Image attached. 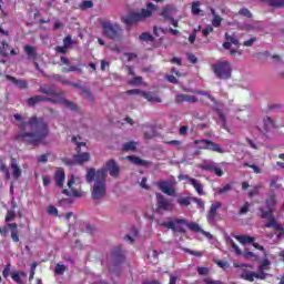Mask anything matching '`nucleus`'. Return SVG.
Here are the masks:
<instances>
[{
    "label": "nucleus",
    "mask_w": 284,
    "mask_h": 284,
    "mask_svg": "<svg viewBox=\"0 0 284 284\" xmlns=\"http://www.w3.org/2000/svg\"><path fill=\"white\" fill-rule=\"evenodd\" d=\"M19 129L21 132L18 133L17 139L24 145L37 148L50 136V124L43 116L32 115L27 122H20Z\"/></svg>",
    "instance_id": "f257e3e1"
},
{
    "label": "nucleus",
    "mask_w": 284,
    "mask_h": 284,
    "mask_svg": "<svg viewBox=\"0 0 284 284\" xmlns=\"http://www.w3.org/2000/svg\"><path fill=\"white\" fill-rule=\"evenodd\" d=\"M85 181L87 183H92V181H94L91 192V199H93V201H101V199H105V194H108L105 172L90 168L87 170Z\"/></svg>",
    "instance_id": "f03ea898"
},
{
    "label": "nucleus",
    "mask_w": 284,
    "mask_h": 284,
    "mask_svg": "<svg viewBox=\"0 0 284 284\" xmlns=\"http://www.w3.org/2000/svg\"><path fill=\"white\" fill-rule=\"evenodd\" d=\"M265 206H260V219H266L267 222L264 224V227H273V230H281V226L278 225V221L274 216V212H276V203H278V199L276 197V194L271 193L266 196Z\"/></svg>",
    "instance_id": "7ed1b4c3"
},
{
    "label": "nucleus",
    "mask_w": 284,
    "mask_h": 284,
    "mask_svg": "<svg viewBox=\"0 0 284 284\" xmlns=\"http://www.w3.org/2000/svg\"><path fill=\"white\" fill-rule=\"evenodd\" d=\"M156 10V6L152 2L146 3V9H141V12H131L130 14L122 18L123 23L129 28H132L135 23H140V21H145V19H150L152 13Z\"/></svg>",
    "instance_id": "20e7f679"
},
{
    "label": "nucleus",
    "mask_w": 284,
    "mask_h": 284,
    "mask_svg": "<svg viewBox=\"0 0 284 284\" xmlns=\"http://www.w3.org/2000/svg\"><path fill=\"white\" fill-rule=\"evenodd\" d=\"M102 34L111 41H119L123 37V28L119 23H112L110 20H102L101 22Z\"/></svg>",
    "instance_id": "39448f33"
},
{
    "label": "nucleus",
    "mask_w": 284,
    "mask_h": 284,
    "mask_svg": "<svg viewBox=\"0 0 284 284\" xmlns=\"http://www.w3.org/2000/svg\"><path fill=\"white\" fill-rule=\"evenodd\" d=\"M212 71L217 79H221L223 81L232 79V64L227 60L220 61L216 64H213Z\"/></svg>",
    "instance_id": "423d86ee"
},
{
    "label": "nucleus",
    "mask_w": 284,
    "mask_h": 284,
    "mask_svg": "<svg viewBox=\"0 0 284 284\" xmlns=\"http://www.w3.org/2000/svg\"><path fill=\"white\" fill-rule=\"evenodd\" d=\"M112 264L109 265L110 272H114V268L121 267L125 263V252L121 245L114 246L110 253Z\"/></svg>",
    "instance_id": "0eeeda50"
},
{
    "label": "nucleus",
    "mask_w": 284,
    "mask_h": 284,
    "mask_svg": "<svg viewBox=\"0 0 284 284\" xmlns=\"http://www.w3.org/2000/svg\"><path fill=\"white\" fill-rule=\"evenodd\" d=\"M155 223L160 227H165L166 230H172V232H174V233L185 234V227H183V225H181V223L186 224L187 221L185 219H174L173 221H170V222H163L161 220H155Z\"/></svg>",
    "instance_id": "6e6552de"
},
{
    "label": "nucleus",
    "mask_w": 284,
    "mask_h": 284,
    "mask_svg": "<svg viewBox=\"0 0 284 284\" xmlns=\"http://www.w3.org/2000/svg\"><path fill=\"white\" fill-rule=\"evenodd\" d=\"M156 212L163 214V212H172L174 210V203L172 200L166 199L164 194L156 193Z\"/></svg>",
    "instance_id": "1a4fd4ad"
},
{
    "label": "nucleus",
    "mask_w": 284,
    "mask_h": 284,
    "mask_svg": "<svg viewBox=\"0 0 284 284\" xmlns=\"http://www.w3.org/2000/svg\"><path fill=\"white\" fill-rule=\"evenodd\" d=\"M98 172H104V180L108 179V172L112 179H116L119 174H121V168L116 163L115 159H110L105 162L104 166L102 169H99Z\"/></svg>",
    "instance_id": "9d476101"
},
{
    "label": "nucleus",
    "mask_w": 284,
    "mask_h": 284,
    "mask_svg": "<svg viewBox=\"0 0 284 284\" xmlns=\"http://www.w3.org/2000/svg\"><path fill=\"white\" fill-rule=\"evenodd\" d=\"M77 139H81V136H72L71 141L73 143H75L77 148V152L78 154L73 155L74 156V161L79 164V165H83V163H88V161H90V153L88 152H83L81 153V148H85V142H79L77 141Z\"/></svg>",
    "instance_id": "9b49d317"
},
{
    "label": "nucleus",
    "mask_w": 284,
    "mask_h": 284,
    "mask_svg": "<svg viewBox=\"0 0 284 284\" xmlns=\"http://www.w3.org/2000/svg\"><path fill=\"white\" fill-rule=\"evenodd\" d=\"M199 143H204V145L197 146L199 150H210V152H217V154H223L225 152L220 144H217L216 142H213L212 140H207V139L194 140V145H199Z\"/></svg>",
    "instance_id": "f8f14e48"
},
{
    "label": "nucleus",
    "mask_w": 284,
    "mask_h": 284,
    "mask_svg": "<svg viewBox=\"0 0 284 284\" xmlns=\"http://www.w3.org/2000/svg\"><path fill=\"white\" fill-rule=\"evenodd\" d=\"M156 186L163 194H166V196H176V190L174 189V182L168 180H160L156 183Z\"/></svg>",
    "instance_id": "ddd939ff"
},
{
    "label": "nucleus",
    "mask_w": 284,
    "mask_h": 284,
    "mask_svg": "<svg viewBox=\"0 0 284 284\" xmlns=\"http://www.w3.org/2000/svg\"><path fill=\"white\" fill-rule=\"evenodd\" d=\"M178 179L179 181H187L190 185L194 187L195 192H197L199 196H205V191H203V184H201L199 180L190 178V175L185 174H180Z\"/></svg>",
    "instance_id": "4468645a"
},
{
    "label": "nucleus",
    "mask_w": 284,
    "mask_h": 284,
    "mask_svg": "<svg viewBox=\"0 0 284 284\" xmlns=\"http://www.w3.org/2000/svg\"><path fill=\"white\" fill-rule=\"evenodd\" d=\"M68 189L62 190V194L65 196H73L74 199H81L83 196V191L79 189H74V175H71L70 180L68 181Z\"/></svg>",
    "instance_id": "2eb2a0df"
},
{
    "label": "nucleus",
    "mask_w": 284,
    "mask_h": 284,
    "mask_svg": "<svg viewBox=\"0 0 284 284\" xmlns=\"http://www.w3.org/2000/svg\"><path fill=\"white\" fill-rule=\"evenodd\" d=\"M223 203L221 202H215L211 205L207 215H206V221L211 224L214 225L216 223V212H219V209H221Z\"/></svg>",
    "instance_id": "dca6fc26"
},
{
    "label": "nucleus",
    "mask_w": 284,
    "mask_h": 284,
    "mask_svg": "<svg viewBox=\"0 0 284 284\" xmlns=\"http://www.w3.org/2000/svg\"><path fill=\"white\" fill-rule=\"evenodd\" d=\"M53 179L55 181L57 187L63 189L65 185V170L63 168H57Z\"/></svg>",
    "instance_id": "f3484780"
},
{
    "label": "nucleus",
    "mask_w": 284,
    "mask_h": 284,
    "mask_svg": "<svg viewBox=\"0 0 284 284\" xmlns=\"http://www.w3.org/2000/svg\"><path fill=\"white\" fill-rule=\"evenodd\" d=\"M39 92L48 97H61V92L54 90V84H43L39 88Z\"/></svg>",
    "instance_id": "a211bd4d"
},
{
    "label": "nucleus",
    "mask_w": 284,
    "mask_h": 284,
    "mask_svg": "<svg viewBox=\"0 0 284 284\" xmlns=\"http://www.w3.org/2000/svg\"><path fill=\"white\" fill-rule=\"evenodd\" d=\"M200 168L202 170H204L205 172H214V174L216 176H223V170H221V168H219L216 162H210L207 164H202V165H200Z\"/></svg>",
    "instance_id": "6ab92c4d"
},
{
    "label": "nucleus",
    "mask_w": 284,
    "mask_h": 284,
    "mask_svg": "<svg viewBox=\"0 0 284 284\" xmlns=\"http://www.w3.org/2000/svg\"><path fill=\"white\" fill-rule=\"evenodd\" d=\"M6 79L8 81H11V83H13V85H17L20 90H28V80H19L16 77H12L10 74L6 75Z\"/></svg>",
    "instance_id": "aec40b11"
},
{
    "label": "nucleus",
    "mask_w": 284,
    "mask_h": 284,
    "mask_svg": "<svg viewBox=\"0 0 284 284\" xmlns=\"http://www.w3.org/2000/svg\"><path fill=\"white\" fill-rule=\"evenodd\" d=\"M128 161L133 163V165H140L141 168H150L151 162L148 160H143L136 155H128L126 156Z\"/></svg>",
    "instance_id": "412c9836"
},
{
    "label": "nucleus",
    "mask_w": 284,
    "mask_h": 284,
    "mask_svg": "<svg viewBox=\"0 0 284 284\" xmlns=\"http://www.w3.org/2000/svg\"><path fill=\"white\" fill-rule=\"evenodd\" d=\"M10 168L12 170V176L13 179H21V166H19V163L17 162V159L10 158Z\"/></svg>",
    "instance_id": "4be33fe9"
},
{
    "label": "nucleus",
    "mask_w": 284,
    "mask_h": 284,
    "mask_svg": "<svg viewBox=\"0 0 284 284\" xmlns=\"http://www.w3.org/2000/svg\"><path fill=\"white\" fill-rule=\"evenodd\" d=\"M210 12L213 17L212 28H221V23H223V18H221V16L216 14V10L212 7L210 8Z\"/></svg>",
    "instance_id": "5701e85b"
},
{
    "label": "nucleus",
    "mask_w": 284,
    "mask_h": 284,
    "mask_svg": "<svg viewBox=\"0 0 284 284\" xmlns=\"http://www.w3.org/2000/svg\"><path fill=\"white\" fill-rule=\"evenodd\" d=\"M48 100V97L44 95H33L29 99H27V104L30 106H34L38 103H43V101Z\"/></svg>",
    "instance_id": "b1692460"
},
{
    "label": "nucleus",
    "mask_w": 284,
    "mask_h": 284,
    "mask_svg": "<svg viewBox=\"0 0 284 284\" xmlns=\"http://www.w3.org/2000/svg\"><path fill=\"white\" fill-rule=\"evenodd\" d=\"M235 239L236 241H239V243H242V245H245V244L252 245L254 241H256V239L250 235H236Z\"/></svg>",
    "instance_id": "393cba45"
},
{
    "label": "nucleus",
    "mask_w": 284,
    "mask_h": 284,
    "mask_svg": "<svg viewBox=\"0 0 284 284\" xmlns=\"http://www.w3.org/2000/svg\"><path fill=\"white\" fill-rule=\"evenodd\" d=\"M24 53L27 54L28 59H32L37 61V49L32 45H24Z\"/></svg>",
    "instance_id": "a878e982"
},
{
    "label": "nucleus",
    "mask_w": 284,
    "mask_h": 284,
    "mask_svg": "<svg viewBox=\"0 0 284 284\" xmlns=\"http://www.w3.org/2000/svg\"><path fill=\"white\" fill-rule=\"evenodd\" d=\"M241 278L244 281H248V283H254V278H263L258 273L250 272L246 274H242Z\"/></svg>",
    "instance_id": "bb28decb"
},
{
    "label": "nucleus",
    "mask_w": 284,
    "mask_h": 284,
    "mask_svg": "<svg viewBox=\"0 0 284 284\" xmlns=\"http://www.w3.org/2000/svg\"><path fill=\"white\" fill-rule=\"evenodd\" d=\"M138 143L134 141L125 142L122 146V152H136Z\"/></svg>",
    "instance_id": "cd10ccee"
},
{
    "label": "nucleus",
    "mask_w": 284,
    "mask_h": 284,
    "mask_svg": "<svg viewBox=\"0 0 284 284\" xmlns=\"http://www.w3.org/2000/svg\"><path fill=\"white\" fill-rule=\"evenodd\" d=\"M21 276H26L24 272L13 271L11 273V278L17 284H23V280H21Z\"/></svg>",
    "instance_id": "c85d7f7f"
},
{
    "label": "nucleus",
    "mask_w": 284,
    "mask_h": 284,
    "mask_svg": "<svg viewBox=\"0 0 284 284\" xmlns=\"http://www.w3.org/2000/svg\"><path fill=\"white\" fill-rule=\"evenodd\" d=\"M174 11V7H172L171 4H168L164 9H162L161 12V17H163V19H172V17L170 14H172V12Z\"/></svg>",
    "instance_id": "c756f323"
},
{
    "label": "nucleus",
    "mask_w": 284,
    "mask_h": 284,
    "mask_svg": "<svg viewBox=\"0 0 284 284\" xmlns=\"http://www.w3.org/2000/svg\"><path fill=\"white\" fill-rule=\"evenodd\" d=\"M266 1L271 8H284V0H262Z\"/></svg>",
    "instance_id": "7c9ffc66"
},
{
    "label": "nucleus",
    "mask_w": 284,
    "mask_h": 284,
    "mask_svg": "<svg viewBox=\"0 0 284 284\" xmlns=\"http://www.w3.org/2000/svg\"><path fill=\"white\" fill-rule=\"evenodd\" d=\"M178 203L181 207H187L190 205H192V197L186 196V197H180L178 200Z\"/></svg>",
    "instance_id": "2f4dec72"
},
{
    "label": "nucleus",
    "mask_w": 284,
    "mask_h": 284,
    "mask_svg": "<svg viewBox=\"0 0 284 284\" xmlns=\"http://www.w3.org/2000/svg\"><path fill=\"white\" fill-rule=\"evenodd\" d=\"M263 121H264V130L266 132H268L270 129L274 128V125H275L274 120H272V118H270V116H265Z\"/></svg>",
    "instance_id": "473e14b6"
},
{
    "label": "nucleus",
    "mask_w": 284,
    "mask_h": 284,
    "mask_svg": "<svg viewBox=\"0 0 284 284\" xmlns=\"http://www.w3.org/2000/svg\"><path fill=\"white\" fill-rule=\"evenodd\" d=\"M227 243L231 245V247L234 250L235 254H237V256H241V254H243V252L241 251V248L239 247V245H236V243L234 242V240H232L231 237H227Z\"/></svg>",
    "instance_id": "72a5a7b5"
},
{
    "label": "nucleus",
    "mask_w": 284,
    "mask_h": 284,
    "mask_svg": "<svg viewBox=\"0 0 284 284\" xmlns=\"http://www.w3.org/2000/svg\"><path fill=\"white\" fill-rule=\"evenodd\" d=\"M81 61L78 62V65H71L69 68H63L62 72L68 73V72H81Z\"/></svg>",
    "instance_id": "f704fd0d"
},
{
    "label": "nucleus",
    "mask_w": 284,
    "mask_h": 284,
    "mask_svg": "<svg viewBox=\"0 0 284 284\" xmlns=\"http://www.w3.org/2000/svg\"><path fill=\"white\" fill-rule=\"evenodd\" d=\"M80 90L83 92L84 97H87L89 101H94V95L89 88L80 87Z\"/></svg>",
    "instance_id": "c9c22d12"
},
{
    "label": "nucleus",
    "mask_w": 284,
    "mask_h": 284,
    "mask_svg": "<svg viewBox=\"0 0 284 284\" xmlns=\"http://www.w3.org/2000/svg\"><path fill=\"white\" fill-rule=\"evenodd\" d=\"M191 92H193V94H200L201 97H206V99H210V101H212V103H214V101H216V99H214V97H212V94L207 93L206 91L196 90V91H191Z\"/></svg>",
    "instance_id": "e433bc0d"
},
{
    "label": "nucleus",
    "mask_w": 284,
    "mask_h": 284,
    "mask_svg": "<svg viewBox=\"0 0 284 284\" xmlns=\"http://www.w3.org/2000/svg\"><path fill=\"white\" fill-rule=\"evenodd\" d=\"M65 265L63 264H57L55 268H54V274H57L58 276H63V274H65Z\"/></svg>",
    "instance_id": "4c0bfd02"
},
{
    "label": "nucleus",
    "mask_w": 284,
    "mask_h": 284,
    "mask_svg": "<svg viewBox=\"0 0 284 284\" xmlns=\"http://www.w3.org/2000/svg\"><path fill=\"white\" fill-rule=\"evenodd\" d=\"M134 78L132 80L129 81V85H133V87H136V85H141V83H143V77L141 75H133Z\"/></svg>",
    "instance_id": "58836bf2"
},
{
    "label": "nucleus",
    "mask_w": 284,
    "mask_h": 284,
    "mask_svg": "<svg viewBox=\"0 0 284 284\" xmlns=\"http://www.w3.org/2000/svg\"><path fill=\"white\" fill-rule=\"evenodd\" d=\"M63 105L65 108H68L69 110H71L72 112H77L79 110V106L74 102L65 100V99H64Z\"/></svg>",
    "instance_id": "ea45409f"
},
{
    "label": "nucleus",
    "mask_w": 284,
    "mask_h": 284,
    "mask_svg": "<svg viewBox=\"0 0 284 284\" xmlns=\"http://www.w3.org/2000/svg\"><path fill=\"white\" fill-rule=\"evenodd\" d=\"M225 39L233 43V45H236V48H241V43L239 42V39L236 37H232L229 33H225Z\"/></svg>",
    "instance_id": "a19ab883"
},
{
    "label": "nucleus",
    "mask_w": 284,
    "mask_h": 284,
    "mask_svg": "<svg viewBox=\"0 0 284 284\" xmlns=\"http://www.w3.org/2000/svg\"><path fill=\"white\" fill-rule=\"evenodd\" d=\"M186 227H189V230H191V232H195V233L201 232V226L194 222L186 223Z\"/></svg>",
    "instance_id": "79ce46f5"
},
{
    "label": "nucleus",
    "mask_w": 284,
    "mask_h": 284,
    "mask_svg": "<svg viewBox=\"0 0 284 284\" xmlns=\"http://www.w3.org/2000/svg\"><path fill=\"white\" fill-rule=\"evenodd\" d=\"M244 168H251V170H253V172L255 174H262L263 173V170H261V168H258L256 164H250V163L245 162Z\"/></svg>",
    "instance_id": "37998d69"
},
{
    "label": "nucleus",
    "mask_w": 284,
    "mask_h": 284,
    "mask_svg": "<svg viewBox=\"0 0 284 284\" xmlns=\"http://www.w3.org/2000/svg\"><path fill=\"white\" fill-rule=\"evenodd\" d=\"M80 8L81 10H88L90 8H94V2H92L91 0H84L81 2Z\"/></svg>",
    "instance_id": "c03bdc74"
},
{
    "label": "nucleus",
    "mask_w": 284,
    "mask_h": 284,
    "mask_svg": "<svg viewBox=\"0 0 284 284\" xmlns=\"http://www.w3.org/2000/svg\"><path fill=\"white\" fill-rule=\"evenodd\" d=\"M0 172L6 175V179H10V169L3 162L0 164Z\"/></svg>",
    "instance_id": "a18cd8bd"
},
{
    "label": "nucleus",
    "mask_w": 284,
    "mask_h": 284,
    "mask_svg": "<svg viewBox=\"0 0 284 284\" xmlns=\"http://www.w3.org/2000/svg\"><path fill=\"white\" fill-rule=\"evenodd\" d=\"M141 97H143V99H146V101H156V98H154V94L152 92L142 91Z\"/></svg>",
    "instance_id": "49530a36"
},
{
    "label": "nucleus",
    "mask_w": 284,
    "mask_h": 284,
    "mask_svg": "<svg viewBox=\"0 0 284 284\" xmlns=\"http://www.w3.org/2000/svg\"><path fill=\"white\" fill-rule=\"evenodd\" d=\"M278 183V175L273 176V179L270 182V187H275V190H281V184Z\"/></svg>",
    "instance_id": "de8ad7c7"
},
{
    "label": "nucleus",
    "mask_w": 284,
    "mask_h": 284,
    "mask_svg": "<svg viewBox=\"0 0 284 284\" xmlns=\"http://www.w3.org/2000/svg\"><path fill=\"white\" fill-rule=\"evenodd\" d=\"M239 14H241L242 17H246V19H252V12L247 8H242L239 11Z\"/></svg>",
    "instance_id": "09e8293b"
},
{
    "label": "nucleus",
    "mask_w": 284,
    "mask_h": 284,
    "mask_svg": "<svg viewBox=\"0 0 284 284\" xmlns=\"http://www.w3.org/2000/svg\"><path fill=\"white\" fill-rule=\"evenodd\" d=\"M201 2L196 1L192 3V13L200 14L201 13Z\"/></svg>",
    "instance_id": "8fccbe9b"
},
{
    "label": "nucleus",
    "mask_w": 284,
    "mask_h": 284,
    "mask_svg": "<svg viewBox=\"0 0 284 284\" xmlns=\"http://www.w3.org/2000/svg\"><path fill=\"white\" fill-rule=\"evenodd\" d=\"M187 94L179 93L175 95V103H185Z\"/></svg>",
    "instance_id": "3c124183"
},
{
    "label": "nucleus",
    "mask_w": 284,
    "mask_h": 284,
    "mask_svg": "<svg viewBox=\"0 0 284 284\" xmlns=\"http://www.w3.org/2000/svg\"><path fill=\"white\" fill-rule=\"evenodd\" d=\"M12 270V264L8 263L3 271H2V276L3 278H8V276H10V271Z\"/></svg>",
    "instance_id": "603ef678"
},
{
    "label": "nucleus",
    "mask_w": 284,
    "mask_h": 284,
    "mask_svg": "<svg viewBox=\"0 0 284 284\" xmlns=\"http://www.w3.org/2000/svg\"><path fill=\"white\" fill-rule=\"evenodd\" d=\"M193 203H196L200 210H205V202L199 197H192Z\"/></svg>",
    "instance_id": "864d4df0"
},
{
    "label": "nucleus",
    "mask_w": 284,
    "mask_h": 284,
    "mask_svg": "<svg viewBox=\"0 0 284 284\" xmlns=\"http://www.w3.org/2000/svg\"><path fill=\"white\" fill-rule=\"evenodd\" d=\"M216 114L220 118V121H222L223 128H225V123H227V120L225 119V114L223 113V111H221V109H216Z\"/></svg>",
    "instance_id": "5fc2aeb1"
},
{
    "label": "nucleus",
    "mask_w": 284,
    "mask_h": 284,
    "mask_svg": "<svg viewBox=\"0 0 284 284\" xmlns=\"http://www.w3.org/2000/svg\"><path fill=\"white\" fill-rule=\"evenodd\" d=\"M184 252H186V254H191L192 256H197V258H201V256H203V252L201 251H192L190 248H184Z\"/></svg>",
    "instance_id": "6e6d98bb"
},
{
    "label": "nucleus",
    "mask_w": 284,
    "mask_h": 284,
    "mask_svg": "<svg viewBox=\"0 0 284 284\" xmlns=\"http://www.w3.org/2000/svg\"><path fill=\"white\" fill-rule=\"evenodd\" d=\"M49 103H60V105H63L65 102V98H60V99H52L47 97V100Z\"/></svg>",
    "instance_id": "4d7b16f0"
},
{
    "label": "nucleus",
    "mask_w": 284,
    "mask_h": 284,
    "mask_svg": "<svg viewBox=\"0 0 284 284\" xmlns=\"http://www.w3.org/2000/svg\"><path fill=\"white\" fill-rule=\"evenodd\" d=\"M261 190V185H255L253 190L248 192V199H254L258 194V191Z\"/></svg>",
    "instance_id": "13d9d810"
},
{
    "label": "nucleus",
    "mask_w": 284,
    "mask_h": 284,
    "mask_svg": "<svg viewBox=\"0 0 284 284\" xmlns=\"http://www.w3.org/2000/svg\"><path fill=\"white\" fill-rule=\"evenodd\" d=\"M211 32H214V27H212V24H209L206 28L202 30L203 37H210Z\"/></svg>",
    "instance_id": "bf43d9fd"
},
{
    "label": "nucleus",
    "mask_w": 284,
    "mask_h": 284,
    "mask_svg": "<svg viewBox=\"0 0 284 284\" xmlns=\"http://www.w3.org/2000/svg\"><path fill=\"white\" fill-rule=\"evenodd\" d=\"M270 260L264 258L262 260L261 264H260V272H263L264 270H266L267 267H270Z\"/></svg>",
    "instance_id": "052dcab7"
},
{
    "label": "nucleus",
    "mask_w": 284,
    "mask_h": 284,
    "mask_svg": "<svg viewBox=\"0 0 284 284\" xmlns=\"http://www.w3.org/2000/svg\"><path fill=\"white\" fill-rule=\"evenodd\" d=\"M48 214H50L51 216H59V210H57L54 205H50L48 207Z\"/></svg>",
    "instance_id": "680f3d73"
},
{
    "label": "nucleus",
    "mask_w": 284,
    "mask_h": 284,
    "mask_svg": "<svg viewBox=\"0 0 284 284\" xmlns=\"http://www.w3.org/2000/svg\"><path fill=\"white\" fill-rule=\"evenodd\" d=\"M250 212V202H245L240 209L239 214H247Z\"/></svg>",
    "instance_id": "e2e57ef3"
},
{
    "label": "nucleus",
    "mask_w": 284,
    "mask_h": 284,
    "mask_svg": "<svg viewBox=\"0 0 284 284\" xmlns=\"http://www.w3.org/2000/svg\"><path fill=\"white\" fill-rule=\"evenodd\" d=\"M231 190H232V185L226 184L222 189H219L217 194H227V192H230Z\"/></svg>",
    "instance_id": "0e129e2a"
},
{
    "label": "nucleus",
    "mask_w": 284,
    "mask_h": 284,
    "mask_svg": "<svg viewBox=\"0 0 284 284\" xmlns=\"http://www.w3.org/2000/svg\"><path fill=\"white\" fill-rule=\"evenodd\" d=\"M74 42L72 41V37L71 36H67L64 39H63V45L65 48H70V45H72Z\"/></svg>",
    "instance_id": "69168bd1"
},
{
    "label": "nucleus",
    "mask_w": 284,
    "mask_h": 284,
    "mask_svg": "<svg viewBox=\"0 0 284 284\" xmlns=\"http://www.w3.org/2000/svg\"><path fill=\"white\" fill-rule=\"evenodd\" d=\"M140 40L141 41H152V34H150L148 32H143L142 34H140Z\"/></svg>",
    "instance_id": "338daca9"
},
{
    "label": "nucleus",
    "mask_w": 284,
    "mask_h": 284,
    "mask_svg": "<svg viewBox=\"0 0 284 284\" xmlns=\"http://www.w3.org/2000/svg\"><path fill=\"white\" fill-rule=\"evenodd\" d=\"M203 281H204L205 284H225L221 281H214L212 278H204Z\"/></svg>",
    "instance_id": "774afa93"
}]
</instances>
